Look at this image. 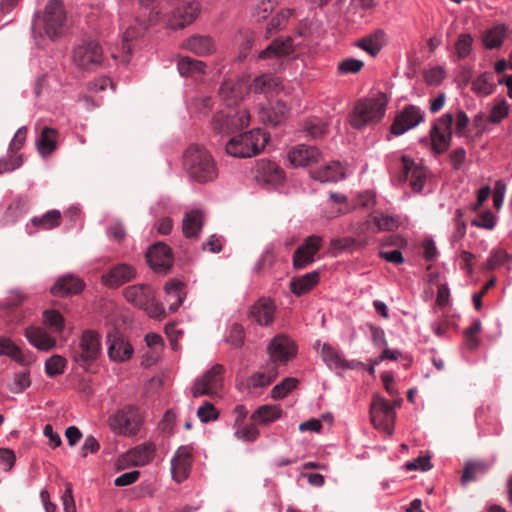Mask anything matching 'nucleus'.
<instances>
[{
	"label": "nucleus",
	"mask_w": 512,
	"mask_h": 512,
	"mask_svg": "<svg viewBox=\"0 0 512 512\" xmlns=\"http://www.w3.org/2000/svg\"><path fill=\"white\" fill-rule=\"evenodd\" d=\"M184 168L190 179L198 183L214 181L218 176L216 163L209 151L199 145L189 146L184 153Z\"/></svg>",
	"instance_id": "nucleus-1"
},
{
	"label": "nucleus",
	"mask_w": 512,
	"mask_h": 512,
	"mask_svg": "<svg viewBox=\"0 0 512 512\" xmlns=\"http://www.w3.org/2000/svg\"><path fill=\"white\" fill-rule=\"evenodd\" d=\"M66 24L67 16L62 1L50 0L42 15H38L35 19L33 30L40 36H46L55 41L64 34Z\"/></svg>",
	"instance_id": "nucleus-2"
},
{
	"label": "nucleus",
	"mask_w": 512,
	"mask_h": 512,
	"mask_svg": "<svg viewBox=\"0 0 512 512\" xmlns=\"http://www.w3.org/2000/svg\"><path fill=\"white\" fill-rule=\"evenodd\" d=\"M268 140V135L256 128L232 137L226 143L225 149L233 157L249 158L259 154Z\"/></svg>",
	"instance_id": "nucleus-3"
},
{
	"label": "nucleus",
	"mask_w": 512,
	"mask_h": 512,
	"mask_svg": "<svg viewBox=\"0 0 512 512\" xmlns=\"http://www.w3.org/2000/svg\"><path fill=\"white\" fill-rule=\"evenodd\" d=\"M387 102V97L383 93L375 98L357 101L350 116V124L356 129H361L368 124L379 122L385 114Z\"/></svg>",
	"instance_id": "nucleus-4"
},
{
	"label": "nucleus",
	"mask_w": 512,
	"mask_h": 512,
	"mask_svg": "<svg viewBox=\"0 0 512 512\" xmlns=\"http://www.w3.org/2000/svg\"><path fill=\"white\" fill-rule=\"evenodd\" d=\"M100 336L93 330L82 333L79 343L71 350V358L79 367L87 369L100 355Z\"/></svg>",
	"instance_id": "nucleus-5"
},
{
	"label": "nucleus",
	"mask_w": 512,
	"mask_h": 512,
	"mask_svg": "<svg viewBox=\"0 0 512 512\" xmlns=\"http://www.w3.org/2000/svg\"><path fill=\"white\" fill-rule=\"evenodd\" d=\"M224 380V366L215 364L201 377L197 378L191 389L192 396L198 398L204 395L214 397L222 390Z\"/></svg>",
	"instance_id": "nucleus-6"
},
{
	"label": "nucleus",
	"mask_w": 512,
	"mask_h": 512,
	"mask_svg": "<svg viewBox=\"0 0 512 512\" xmlns=\"http://www.w3.org/2000/svg\"><path fill=\"white\" fill-rule=\"evenodd\" d=\"M395 417L394 406L385 398L374 396L370 405V418L373 426L390 435L394 429Z\"/></svg>",
	"instance_id": "nucleus-7"
},
{
	"label": "nucleus",
	"mask_w": 512,
	"mask_h": 512,
	"mask_svg": "<svg viewBox=\"0 0 512 512\" xmlns=\"http://www.w3.org/2000/svg\"><path fill=\"white\" fill-rule=\"evenodd\" d=\"M453 121V115L451 113H445L432 126L430 138L432 150L436 154H442L449 148L452 139L451 129Z\"/></svg>",
	"instance_id": "nucleus-8"
},
{
	"label": "nucleus",
	"mask_w": 512,
	"mask_h": 512,
	"mask_svg": "<svg viewBox=\"0 0 512 512\" xmlns=\"http://www.w3.org/2000/svg\"><path fill=\"white\" fill-rule=\"evenodd\" d=\"M103 60V52L100 45L90 41L77 46L73 51V62L81 70L90 71L100 66Z\"/></svg>",
	"instance_id": "nucleus-9"
},
{
	"label": "nucleus",
	"mask_w": 512,
	"mask_h": 512,
	"mask_svg": "<svg viewBox=\"0 0 512 512\" xmlns=\"http://www.w3.org/2000/svg\"><path fill=\"white\" fill-rule=\"evenodd\" d=\"M141 425V416L137 408L126 406L118 410L110 419L111 428L123 435L136 434Z\"/></svg>",
	"instance_id": "nucleus-10"
},
{
	"label": "nucleus",
	"mask_w": 512,
	"mask_h": 512,
	"mask_svg": "<svg viewBox=\"0 0 512 512\" xmlns=\"http://www.w3.org/2000/svg\"><path fill=\"white\" fill-rule=\"evenodd\" d=\"M268 353L270 360L279 368V365L286 364L296 355V347L294 342L285 335L279 334L275 336L269 346Z\"/></svg>",
	"instance_id": "nucleus-11"
},
{
	"label": "nucleus",
	"mask_w": 512,
	"mask_h": 512,
	"mask_svg": "<svg viewBox=\"0 0 512 512\" xmlns=\"http://www.w3.org/2000/svg\"><path fill=\"white\" fill-rule=\"evenodd\" d=\"M321 237L311 235L307 237L302 245H300L293 255V267L295 269H303L314 262V256L320 250Z\"/></svg>",
	"instance_id": "nucleus-12"
},
{
	"label": "nucleus",
	"mask_w": 512,
	"mask_h": 512,
	"mask_svg": "<svg viewBox=\"0 0 512 512\" xmlns=\"http://www.w3.org/2000/svg\"><path fill=\"white\" fill-rule=\"evenodd\" d=\"M408 179L410 180L412 189L415 192H420L425 184L426 172L422 167L417 166L413 160L402 156L401 172L398 175V180L399 182H405Z\"/></svg>",
	"instance_id": "nucleus-13"
},
{
	"label": "nucleus",
	"mask_w": 512,
	"mask_h": 512,
	"mask_svg": "<svg viewBox=\"0 0 512 512\" xmlns=\"http://www.w3.org/2000/svg\"><path fill=\"white\" fill-rule=\"evenodd\" d=\"M423 120L421 110L413 105L406 106L395 118L391 126V133L399 136L409 129L414 128Z\"/></svg>",
	"instance_id": "nucleus-14"
},
{
	"label": "nucleus",
	"mask_w": 512,
	"mask_h": 512,
	"mask_svg": "<svg viewBox=\"0 0 512 512\" xmlns=\"http://www.w3.org/2000/svg\"><path fill=\"white\" fill-rule=\"evenodd\" d=\"M149 266L158 272H166L172 265L171 249L164 243L151 246L146 254Z\"/></svg>",
	"instance_id": "nucleus-15"
},
{
	"label": "nucleus",
	"mask_w": 512,
	"mask_h": 512,
	"mask_svg": "<svg viewBox=\"0 0 512 512\" xmlns=\"http://www.w3.org/2000/svg\"><path fill=\"white\" fill-rule=\"evenodd\" d=\"M191 457L192 447L181 446L177 449L171 460V472L175 481L180 483L188 477L192 462Z\"/></svg>",
	"instance_id": "nucleus-16"
},
{
	"label": "nucleus",
	"mask_w": 512,
	"mask_h": 512,
	"mask_svg": "<svg viewBox=\"0 0 512 512\" xmlns=\"http://www.w3.org/2000/svg\"><path fill=\"white\" fill-rule=\"evenodd\" d=\"M136 277V270L129 264H117L109 269L102 276V280L107 287L117 288L127 282L132 281Z\"/></svg>",
	"instance_id": "nucleus-17"
},
{
	"label": "nucleus",
	"mask_w": 512,
	"mask_h": 512,
	"mask_svg": "<svg viewBox=\"0 0 512 512\" xmlns=\"http://www.w3.org/2000/svg\"><path fill=\"white\" fill-rule=\"evenodd\" d=\"M275 304L269 298H260L248 312V317L260 326H269L274 321Z\"/></svg>",
	"instance_id": "nucleus-18"
},
{
	"label": "nucleus",
	"mask_w": 512,
	"mask_h": 512,
	"mask_svg": "<svg viewBox=\"0 0 512 512\" xmlns=\"http://www.w3.org/2000/svg\"><path fill=\"white\" fill-rule=\"evenodd\" d=\"M200 8L198 2H190L183 7L177 8L170 19V26L173 29H181L190 25L198 17Z\"/></svg>",
	"instance_id": "nucleus-19"
},
{
	"label": "nucleus",
	"mask_w": 512,
	"mask_h": 512,
	"mask_svg": "<svg viewBox=\"0 0 512 512\" xmlns=\"http://www.w3.org/2000/svg\"><path fill=\"white\" fill-rule=\"evenodd\" d=\"M321 154L314 146L300 144L288 153V159L294 166H308L317 162Z\"/></svg>",
	"instance_id": "nucleus-20"
},
{
	"label": "nucleus",
	"mask_w": 512,
	"mask_h": 512,
	"mask_svg": "<svg viewBox=\"0 0 512 512\" xmlns=\"http://www.w3.org/2000/svg\"><path fill=\"white\" fill-rule=\"evenodd\" d=\"M125 299L134 306L143 309L148 301L153 300L154 291L149 285L136 284L126 287L123 290Z\"/></svg>",
	"instance_id": "nucleus-21"
},
{
	"label": "nucleus",
	"mask_w": 512,
	"mask_h": 512,
	"mask_svg": "<svg viewBox=\"0 0 512 512\" xmlns=\"http://www.w3.org/2000/svg\"><path fill=\"white\" fill-rule=\"evenodd\" d=\"M24 336L28 342L41 351H50L56 347V339L50 336L43 328L37 326L27 327Z\"/></svg>",
	"instance_id": "nucleus-22"
},
{
	"label": "nucleus",
	"mask_w": 512,
	"mask_h": 512,
	"mask_svg": "<svg viewBox=\"0 0 512 512\" xmlns=\"http://www.w3.org/2000/svg\"><path fill=\"white\" fill-rule=\"evenodd\" d=\"M0 355H6L22 366L28 367L35 361L32 353H24L10 338L0 337Z\"/></svg>",
	"instance_id": "nucleus-23"
},
{
	"label": "nucleus",
	"mask_w": 512,
	"mask_h": 512,
	"mask_svg": "<svg viewBox=\"0 0 512 512\" xmlns=\"http://www.w3.org/2000/svg\"><path fill=\"white\" fill-rule=\"evenodd\" d=\"M311 177L321 183L337 182L345 177V170L340 162L333 161L320 169L311 171Z\"/></svg>",
	"instance_id": "nucleus-24"
},
{
	"label": "nucleus",
	"mask_w": 512,
	"mask_h": 512,
	"mask_svg": "<svg viewBox=\"0 0 512 512\" xmlns=\"http://www.w3.org/2000/svg\"><path fill=\"white\" fill-rule=\"evenodd\" d=\"M84 283L71 275L63 276L51 287L54 296L62 297L68 294H77L82 291Z\"/></svg>",
	"instance_id": "nucleus-25"
},
{
	"label": "nucleus",
	"mask_w": 512,
	"mask_h": 512,
	"mask_svg": "<svg viewBox=\"0 0 512 512\" xmlns=\"http://www.w3.org/2000/svg\"><path fill=\"white\" fill-rule=\"evenodd\" d=\"M258 177L267 184L276 185L283 181L284 173L282 169L274 162L262 160L257 168Z\"/></svg>",
	"instance_id": "nucleus-26"
},
{
	"label": "nucleus",
	"mask_w": 512,
	"mask_h": 512,
	"mask_svg": "<svg viewBox=\"0 0 512 512\" xmlns=\"http://www.w3.org/2000/svg\"><path fill=\"white\" fill-rule=\"evenodd\" d=\"M289 108L284 102L277 101L270 107H264L260 110L259 116L263 123L276 126L280 124L288 115Z\"/></svg>",
	"instance_id": "nucleus-27"
},
{
	"label": "nucleus",
	"mask_w": 512,
	"mask_h": 512,
	"mask_svg": "<svg viewBox=\"0 0 512 512\" xmlns=\"http://www.w3.org/2000/svg\"><path fill=\"white\" fill-rule=\"evenodd\" d=\"M386 42V33L382 29H377L373 33L357 41V46L371 56H376Z\"/></svg>",
	"instance_id": "nucleus-28"
},
{
	"label": "nucleus",
	"mask_w": 512,
	"mask_h": 512,
	"mask_svg": "<svg viewBox=\"0 0 512 512\" xmlns=\"http://www.w3.org/2000/svg\"><path fill=\"white\" fill-rule=\"evenodd\" d=\"M293 52L292 39L287 37L286 39H275L273 40L266 49L260 52L259 58H279L287 56Z\"/></svg>",
	"instance_id": "nucleus-29"
},
{
	"label": "nucleus",
	"mask_w": 512,
	"mask_h": 512,
	"mask_svg": "<svg viewBox=\"0 0 512 512\" xmlns=\"http://www.w3.org/2000/svg\"><path fill=\"white\" fill-rule=\"evenodd\" d=\"M108 342L110 343L108 347V355L111 360L123 362L132 356L133 348L123 338L114 337L111 339V336L109 335Z\"/></svg>",
	"instance_id": "nucleus-30"
},
{
	"label": "nucleus",
	"mask_w": 512,
	"mask_h": 512,
	"mask_svg": "<svg viewBox=\"0 0 512 512\" xmlns=\"http://www.w3.org/2000/svg\"><path fill=\"white\" fill-rule=\"evenodd\" d=\"M184 47L199 56L211 54L214 50V43L209 36L194 35L186 40Z\"/></svg>",
	"instance_id": "nucleus-31"
},
{
	"label": "nucleus",
	"mask_w": 512,
	"mask_h": 512,
	"mask_svg": "<svg viewBox=\"0 0 512 512\" xmlns=\"http://www.w3.org/2000/svg\"><path fill=\"white\" fill-rule=\"evenodd\" d=\"M203 226V215L199 210H192L184 215L182 231L186 238H196Z\"/></svg>",
	"instance_id": "nucleus-32"
},
{
	"label": "nucleus",
	"mask_w": 512,
	"mask_h": 512,
	"mask_svg": "<svg viewBox=\"0 0 512 512\" xmlns=\"http://www.w3.org/2000/svg\"><path fill=\"white\" fill-rule=\"evenodd\" d=\"M246 91L247 88L243 83H233L227 80L221 85L219 94L225 100L226 104L231 106L240 101Z\"/></svg>",
	"instance_id": "nucleus-33"
},
{
	"label": "nucleus",
	"mask_w": 512,
	"mask_h": 512,
	"mask_svg": "<svg viewBox=\"0 0 512 512\" xmlns=\"http://www.w3.org/2000/svg\"><path fill=\"white\" fill-rule=\"evenodd\" d=\"M319 282V273L313 271L303 276L293 278L290 282V289L293 294L301 296L309 292Z\"/></svg>",
	"instance_id": "nucleus-34"
},
{
	"label": "nucleus",
	"mask_w": 512,
	"mask_h": 512,
	"mask_svg": "<svg viewBox=\"0 0 512 512\" xmlns=\"http://www.w3.org/2000/svg\"><path fill=\"white\" fill-rule=\"evenodd\" d=\"M277 365L273 362H268L264 371L254 373L250 379V384L255 387H265L270 385L278 376Z\"/></svg>",
	"instance_id": "nucleus-35"
},
{
	"label": "nucleus",
	"mask_w": 512,
	"mask_h": 512,
	"mask_svg": "<svg viewBox=\"0 0 512 512\" xmlns=\"http://www.w3.org/2000/svg\"><path fill=\"white\" fill-rule=\"evenodd\" d=\"M508 32V27L505 24H496L487 30L483 36V43L488 49L499 48Z\"/></svg>",
	"instance_id": "nucleus-36"
},
{
	"label": "nucleus",
	"mask_w": 512,
	"mask_h": 512,
	"mask_svg": "<svg viewBox=\"0 0 512 512\" xmlns=\"http://www.w3.org/2000/svg\"><path fill=\"white\" fill-rule=\"evenodd\" d=\"M153 456L154 448L151 445H143L130 450L126 458L131 465L139 467L148 464Z\"/></svg>",
	"instance_id": "nucleus-37"
},
{
	"label": "nucleus",
	"mask_w": 512,
	"mask_h": 512,
	"mask_svg": "<svg viewBox=\"0 0 512 512\" xmlns=\"http://www.w3.org/2000/svg\"><path fill=\"white\" fill-rule=\"evenodd\" d=\"M206 64L191 57H181L178 61V70L182 76L196 77L205 73Z\"/></svg>",
	"instance_id": "nucleus-38"
},
{
	"label": "nucleus",
	"mask_w": 512,
	"mask_h": 512,
	"mask_svg": "<svg viewBox=\"0 0 512 512\" xmlns=\"http://www.w3.org/2000/svg\"><path fill=\"white\" fill-rule=\"evenodd\" d=\"M167 294V302H169V310L176 312L184 300L183 283L180 281H170L165 285Z\"/></svg>",
	"instance_id": "nucleus-39"
},
{
	"label": "nucleus",
	"mask_w": 512,
	"mask_h": 512,
	"mask_svg": "<svg viewBox=\"0 0 512 512\" xmlns=\"http://www.w3.org/2000/svg\"><path fill=\"white\" fill-rule=\"evenodd\" d=\"M281 412L277 405H262L252 414L251 419L259 424H268L280 418Z\"/></svg>",
	"instance_id": "nucleus-40"
},
{
	"label": "nucleus",
	"mask_w": 512,
	"mask_h": 512,
	"mask_svg": "<svg viewBox=\"0 0 512 512\" xmlns=\"http://www.w3.org/2000/svg\"><path fill=\"white\" fill-rule=\"evenodd\" d=\"M57 131L55 129L45 127L39 139L36 141L38 151L41 155H49L56 148Z\"/></svg>",
	"instance_id": "nucleus-41"
},
{
	"label": "nucleus",
	"mask_w": 512,
	"mask_h": 512,
	"mask_svg": "<svg viewBox=\"0 0 512 512\" xmlns=\"http://www.w3.org/2000/svg\"><path fill=\"white\" fill-rule=\"evenodd\" d=\"M280 84L281 81L278 77L265 74L256 77L250 85V89L255 93H269L276 91Z\"/></svg>",
	"instance_id": "nucleus-42"
},
{
	"label": "nucleus",
	"mask_w": 512,
	"mask_h": 512,
	"mask_svg": "<svg viewBox=\"0 0 512 512\" xmlns=\"http://www.w3.org/2000/svg\"><path fill=\"white\" fill-rule=\"evenodd\" d=\"M489 469L488 463L484 461L467 462L461 477V482L467 484L477 479L478 476L484 475Z\"/></svg>",
	"instance_id": "nucleus-43"
},
{
	"label": "nucleus",
	"mask_w": 512,
	"mask_h": 512,
	"mask_svg": "<svg viewBox=\"0 0 512 512\" xmlns=\"http://www.w3.org/2000/svg\"><path fill=\"white\" fill-rule=\"evenodd\" d=\"M61 218L60 211L54 209L46 212L42 217H34L31 223L35 227L50 230L60 225Z\"/></svg>",
	"instance_id": "nucleus-44"
},
{
	"label": "nucleus",
	"mask_w": 512,
	"mask_h": 512,
	"mask_svg": "<svg viewBox=\"0 0 512 512\" xmlns=\"http://www.w3.org/2000/svg\"><path fill=\"white\" fill-rule=\"evenodd\" d=\"M495 85L491 73L485 72L472 82V90L481 96H488L494 92Z\"/></svg>",
	"instance_id": "nucleus-45"
},
{
	"label": "nucleus",
	"mask_w": 512,
	"mask_h": 512,
	"mask_svg": "<svg viewBox=\"0 0 512 512\" xmlns=\"http://www.w3.org/2000/svg\"><path fill=\"white\" fill-rule=\"evenodd\" d=\"M321 357L329 367H348L346 361L341 357L339 352L329 344H323L321 349Z\"/></svg>",
	"instance_id": "nucleus-46"
},
{
	"label": "nucleus",
	"mask_w": 512,
	"mask_h": 512,
	"mask_svg": "<svg viewBox=\"0 0 512 512\" xmlns=\"http://www.w3.org/2000/svg\"><path fill=\"white\" fill-rule=\"evenodd\" d=\"M43 323L54 333H61L64 329V318L56 310H45Z\"/></svg>",
	"instance_id": "nucleus-47"
},
{
	"label": "nucleus",
	"mask_w": 512,
	"mask_h": 512,
	"mask_svg": "<svg viewBox=\"0 0 512 512\" xmlns=\"http://www.w3.org/2000/svg\"><path fill=\"white\" fill-rule=\"evenodd\" d=\"M66 364L67 361L63 356L58 354L52 355L45 363V372L49 377L53 378L64 373Z\"/></svg>",
	"instance_id": "nucleus-48"
},
{
	"label": "nucleus",
	"mask_w": 512,
	"mask_h": 512,
	"mask_svg": "<svg viewBox=\"0 0 512 512\" xmlns=\"http://www.w3.org/2000/svg\"><path fill=\"white\" fill-rule=\"evenodd\" d=\"M225 114H229L230 127L233 128L234 132L248 126L249 124L250 114L245 109L237 111L229 110L225 112Z\"/></svg>",
	"instance_id": "nucleus-49"
},
{
	"label": "nucleus",
	"mask_w": 512,
	"mask_h": 512,
	"mask_svg": "<svg viewBox=\"0 0 512 512\" xmlns=\"http://www.w3.org/2000/svg\"><path fill=\"white\" fill-rule=\"evenodd\" d=\"M304 131L313 139L322 138L327 133V125L320 119H310L305 122Z\"/></svg>",
	"instance_id": "nucleus-50"
},
{
	"label": "nucleus",
	"mask_w": 512,
	"mask_h": 512,
	"mask_svg": "<svg viewBox=\"0 0 512 512\" xmlns=\"http://www.w3.org/2000/svg\"><path fill=\"white\" fill-rule=\"evenodd\" d=\"M230 126L229 114H225V111L218 112L214 115L212 120L214 132L222 135L234 133L233 128Z\"/></svg>",
	"instance_id": "nucleus-51"
},
{
	"label": "nucleus",
	"mask_w": 512,
	"mask_h": 512,
	"mask_svg": "<svg viewBox=\"0 0 512 512\" xmlns=\"http://www.w3.org/2000/svg\"><path fill=\"white\" fill-rule=\"evenodd\" d=\"M482 327L481 321L476 319L472 322V324L465 330L464 337L465 343L468 349L474 350L479 345V340L477 338V334L480 332Z\"/></svg>",
	"instance_id": "nucleus-52"
},
{
	"label": "nucleus",
	"mask_w": 512,
	"mask_h": 512,
	"mask_svg": "<svg viewBox=\"0 0 512 512\" xmlns=\"http://www.w3.org/2000/svg\"><path fill=\"white\" fill-rule=\"evenodd\" d=\"M297 379L295 378H286L279 384L273 387L271 390V397L273 399H282L284 398L290 391H292L297 386Z\"/></svg>",
	"instance_id": "nucleus-53"
},
{
	"label": "nucleus",
	"mask_w": 512,
	"mask_h": 512,
	"mask_svg": "<svg viewBox=\"0 0 512 512\" xmlns=\"http://www.w3.org/2000/svg\"><path fill=\"white\" fill-rule=\"evenodd\" d=\"M364 67V62L355 58H345L338 63V71L342 75L357 74Z\"/></svg>",
	"instance_id": "nucleus-54"
},
{
	"label": "nucleus",
	"mask_w": 512,
	"mask_h": 512,
	"mask_svg": "<svg viewBox=\"0 0 512 512\" xmlns=\"http://www.w3.org/2000/svg\"><path fill=\"white\" fill-rule=\"evenodd\" d=\"M472 43L473 38L470 34L463 33L459 35L455 43V50L459 59H464L470 54Z\"/></svg>",
	"instance_id": "nucleus-55"
},
{
	"label": "nucleus",
	"mask_w": 512,
	"mask_h": 512,
	"mask_svg": "<svg viewBox=\"0 0 512 512\" xmlns=\"http://www.w3.org/2000/svg\"><path fill=\"white\" fill-rule=\"evenodd\" d=\"M31 384L29 371L16 373L10 391L13 393H22Z\"/></svg>",
	"instance_id": "nucleus-56"
},
{
	"label": "nucleus",
	"mask_w": 512,
	"mask_h": 512,
	"mask_svg": "<svg viewBox=\"0 0 512 512\" xmlns=\"http://www.w3.org/2000/svg\"><path fill=\"white\" fill-rule=\"evenodd\" d=\"M471 224L478 228L491 230L496 224V217L491 211L487 210L480 213L477 218L473 219Z\"/></svg>",
	"instance_id": "nucleus-57"
},
{
	"label": "nucleus",
	"mask_w": 512,
	"mask_h": 512,
	"mask_svg": "<svg viewBox=\"0 0 512 512\" xmlns=\"http://www.w3.org/2000/svg\"><path fill=\"white\" fill-rule=\"evenodd\" d=\"M219 412L216 410L214 405L210 402H205L197 410V417L203 423L214 421L218 418Z\"/></svg>",
	"instance_id": "nucleus-58"
},
{
	"label": "nucleus",
	"mask_w": 512,
	"mask_h": 512,
	"mask_svg": "<svg viewBox=\"0 0 512 512\" xmlns=\"http://www.w3.org/2000/svg\"><path fill=\"white\" fill-rule=\"evenodd\" d=\"M373 222L379 230L391 231L398 227L399 221L397 218L390 215H374Z\"/></svg>",
	"instance_id": "nucleus-59"
},
{
	"label": "nucleus",
	"mask_w": 512,
	"mask_h": 512,
	"mask_svg": "<svg viewBox=\"0 0 512 512\" xmlns=\"http://www.w3.org/2000/svg\"><path fill=\"white\" fill-rule=\"evenodd\" d=\"M141 35V30L140 28H137V27H128L126 29V31L124 32L123 34V39H122V51L123 53L126 54L125 56V61H128V55L131 53L132 51V48H131V45H130V42L139 37Z\"/></svg>",
	"instance_id": "nucleus-60"
},
{
	"label": "nucleus",
	"mask_w": 512,
	"mask_h": 512,
	"mask_svg": "<svg viewBox=\"0 0 512 512\" xmlns=\"http://www.w3.org/2000/svg\"><path fill=\"white\" fill-rule=\"evenodd\" d=\"M509 105L506 100H501L491 110L489 121L492 123H500L508 114Z\"/></svg>",
	"instance_id": "nucleus-61"
},
{
	"label": "nucleus",
	"mask_w": 512,
	"mask_h": 512,
	"mask_svg": "<svg viewBox=\"0 0 512 512\" xmlns=\"http://www.w3.org/2000/svg\"><path fill=\"white\" fill-rule=\"evenodd\" d=\"M509 258L510 255L503 250L493 251L486 262V268L494 270L503 265Z\"/></svg>",
	"instance_id": "nucleus-62"
},
{
	"label": "nucleus",
	"mask_w": 512,
	"mask_h": 512,
	"mask_svg": "<svg viewBox=\"0 0 512 512\" xmlns=\"http://www.w3.org/2000/svg\"><path fill=\"white\" fill-rule=\"evenodd\" d=\"M235 436L239 440L252 442L259 436V430L254 424L246 425L236 430Z\"/></svg>",
	"instance_id": "nucleus-63"
},
{
	"label": "nucleus",
	"mask_w": 512,
	"mask_h": 512,
	"mask_svg": "<svg viewBox=\"0 0 512 512\" xmlns=\"http://www.w3.org/2000/svg\"><path fill=\"white\" fill-rule=\"evenodd\" d=\"M144 310L149 317L161 320L165 317V310L161 303L155 300V296L153 295V300L148 301L147 306L144 307Z\"/></svg>",
	"instance_id": "nucleus-64"
}]
</instances>
